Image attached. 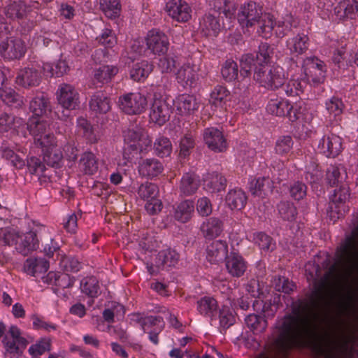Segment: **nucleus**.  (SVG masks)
I'll list each match as a JSON object with an SVG mask.
<instances>
[{
    "mask_svg": "<svg viewBox=\"0 0 358 358\" xmlns=\"http://www.w3.org/2000/svg\"><path fill=\"white\" fill-rule=\"evenodd\" d=\"M218 308L217 301L211 296H203L197 301V310L203 316L213 319Z\"/></svg>",
    "mask_w": 358,
    "mask_h": 358,
    "instance_id": "42",
    "label": "nucleus"
},
{
    "mask_svg": "<svg viewBox=\"0 0 358 358\" xmlns=\"http://www.w3.org/2000/svg\"><path fill=\"white\" fill-rule=\"evenodd\" d=\"M173 106L178 114L189 115L199 109V103L192 94H179L173 100Z\"/></svg>",
    "mask_w": 358,
    "mask_h": 358,
    "instance_id": "17",
    "label": "nucleus"
},
{
    "mask_svg": "<svg viewBox=\"0 0 358 358\" xmlns=\"http://www.w3.org/2000/svg\"><path fill=\"white\" fill-rule=\"evenodd\" d=\"M273 182L268 177H259L250 182V192L255 196L265 197L273 192Z\"/></svg>",
    "mask_w": 358,
    "mask_h": 358,
    "instance_id": "30",
    "label": "nucleus"
},
{
    "mask_svg": "<svg viewBox=\"0 0 358 358\" xmlns=\"http://www.w3.org/2000/svg\"><path fill=\"white\" fill-rule=\"evenodd\" d=\"M77 132L90 143H95L98 141V137L94 133L92 126L87 119L83 117L77 119Z\"/></svg>",
    "mask_w": 358,
    "mask_h": 358,
    "instance_id": "45",
    "label": "nucleus"
},
{
    "mask_svg": "<svg viewBox=\"0 0 358 358\" xmlns=\"http://www.w3.org/2000/svg\"><path fill=\"white\" fill-rule=\"evenodd\" d=\"M24 42L16 37H7L0 43V55L4 60L20 59L26 52Z\"/></svg>",
    "mask_w": 358,
    "mask_h": 358,
    "instance_id": "8",
    "label": "nucleus"
},
{
    "mask_svg": "<svg viewBox=\"0 0 358 358\" xmlns=\"http://www.w3.org/2000/svg\"><path fill=\"white\" fill-rule=\"evenodd\" d=\"M138 196L144 201L159 197V190L158 186L150 182L142 183L137 190Z\"/></svg>",
    "mask_w": 358,
    "mask_h": 358,
    "instance_id": "51",
    "label": "nucleus"
},
{
    "mask_svg": "<svg viewBox=\"0 0 358 358\" xmlns=\"http://www.w3.org/2000/svg\"><path fill=\"white\" fill-rule=\"evenodd\" d=\"M176 79L183 87H192L199 79L196 67L189 64L182 66L176 73Z\"/></svg>",
    "mask_w": 358,
    "mask_h": 358,
    "instance_id": "28",
    "label": "nucleus"
},
{
    "mask_svg": "<svg viewBox=\"0 0 358 358\" xmlns=\"http://www.w3.org/2000/svg\"><path fill=\"white\" fill-rule=\"evenodd\" d=\"M252 307L257 313H263L264 317H273L278 310V306L268 300L256 299L253 301Z\"/></svg>",
    "mask_w": 358,
    "mask_h": 358,
    "instance_id": "53",
    "label": "nucleus"
},
{
    "mask_svg": "<svg viewBox=\"0 0 358 358\" xmlns=\"http://www.w3.org/2000/svg\"><path fill=\"white\" fill-rule=\"evenodd\" d=\"M148 48L155 55H165L169 46V41L167 36L155 29L150 31L146 37Z\"/></svg>",
    "mask_w": 358,
    "mask_h": 358,
    "instance_id": "12",
    "label": "nucleus"
},
{
    "mask_svg": "<svg viewBox=\"0 0 358 358\" xmlns=\"http://www.w3.org/2000/svg\"><path fill=\"white\" fill-rule=\"evenodd\" d=\"M23 123L22 118L15 117L7 113L0 115V130L8 131L11 128L16 129Z\"/></svg>",
    "mask_w": 358,
    "mask_h": 358,
    "instance_id": "61",
    "label": "nucleus"
},
{
    "mask_svg": "<svg viewBox=\"0 0 358 358\" xmlns=\"http://www.w3.org/2000/svg\"><path fill=\"white\" fill-rule=\"evenodd\" d=\"M225 260L227 270L231 276L239 278L245 272L247 263L239 254L231 252Z\"/></svg>",
    "mask_w": 358,
    "mask_h": 358,
    "instance_id": "27",
    "label": "nucleus"
},
{
    "mask_svg": "<svg viewBox=\"0 0 358 358\" xmlns=\"http://www.w3.org/2000/svg\"><path fill=\"white\" fill-rule=\"evenodd\" d=\"M247 201L245 193L241 189H234L229 191L226 196V203L234 210H241Z\"/></svg>",
    "mask_w": 358,
    "mask_h": 358,
    "instance_id": "40",
    "label": "nucleus"
},
{
    "mask_svg": "<svg viewBox=\"0 0 358 358\" xmlns=\"http://www.w3.org/2000/svg\"><path fill=\"white\" fill-rule=\"evenodd\" d=\"M227 255L228 244L225 241H214L206 246V258L210 264L222 262L228 257Z\"/></svg>",
    "mask_w": 358,
    "mask_h": 358,
    "instance_id": "14",
    "label": "nucleus"
},
{
    "mask_svg": "<svg viewBox=\"0 0 358 358\" xmlns=\"http://www.w3.org/2000/svg\"><path fill=\"white\" fill-rule=\"evenodd\" d=\"M153 71V64L148 60H142L133 65L130 70V78L136 82L144 81Z\"/></svg>",
    "mask_w": 358,
    "mask_h": 358,
    "instance_id": "37",
    "label": "nucleus"
},
{
    "mask_svg": "<svg viewBox=\"0 0 358 358\" xmlns=\"http://www.w3.org/2000/svg\"><path fill=\"white\" fill-rule=\"evenodd\" d=\"M310 39L308 35L299 33L289 38L286 42V46L291 55L299 56L304 54L308 49Z\"/></svg>",
    "mask_w": 358,
    "mask_h": 358,
    "instance_id": "24",
    "label": "nucleus"
},
{
    "mask_svg": "<svg viewBox=\"0 0 358 358\" xmlns=\"http://www.w3.org/2000/svg\"><path fill=\"white\" fill-rule=\"evenodd\" d=\"M78 168L86 175H94L98 171V161L92 152H85L80 157Z\"/></svg>",
    "mask_w": 358,
    "mask_h": 358,
    "instance_id": "39",
    "label": "nucleus"
},
{
    "mask_svg": "<svg viewBox=\"0 0 358 358\" xmlns=\"http://www.w3.org/2000/svg\"><path fill=\"white\" fill-rule=\"evenodd\" d=\"M245 324L254 334H260L268 327L266 319L256 314H250L245 319Z\"/></svg>",
    "mask_w": 358,
    "mask_h": 358,
    "instance_id": "47",
    "label": "nucleus"
},
{
    "mask_svg": "<svg viewBox=\"0 0 358 358\" xmlns=\"http://www.w3.org/2000/svg\"><path fill=\"white\" fill-rule=\"evenodd\" d=\"M341 168L336 165H330L326 172L325 180L328 185L333 187L338 185L344 179L345 173L341 172Z\"/></svg>",
    "mask_w": 358,
    "mask_h": 358,
    "instance_id": "57",
    "label": "nucleus"
},
{
    "mask_svg": "<svg viewBox=\"0 0 358 358\" xmlns=\"http://www.w3.org/2000/svg\"><path fill=\"white\" fill-rule=\"evenodd\" d=\"M19 238L15 248L23 256H27L39 248L40 241L36 231L31 230L20 236Z\"/></svg>",
    "mask_w": 358,
    "mask_h": 358,
    "instance_id": "19",
    "label": "nucleus"
},
{
    "mask_svg": "<svg viewBox=\"0 0 358 358\" xmlns=\"http://www.w3.org/2000/svg\"><path fill=\"white\" fill-rule=\"evenodd\" d=\"M308 82L302 74H295L284 85V90L289 96H299L307 87Z\"/></svg>",
    "mask_w": 358,
    "mask_h": 358,
    "instance_id": "31",
    "label": "nucleus"
},
{
    "mask_svg": "<svg viewBox=\"0 0 358 358\" xmlns=\"http://www.w3.org/2000/svg\"><path fill=\"white\" fill-rule=\"evenodd\" d=\"M325 107L328 113L327 117L330 121L337 122L341 120V115L345 108L341 99L332 96L326 101Z\"/></svg>",
    "mask_w": 358,
    "mask_h": 358,
    "instance_id": "38",
    "label": "nucleus"
},
{
    "mask_svg": "<svg viewBox=\"0 0 358 358\" xmlns=\"http://www.w3.org/2000/svg\"><path fill=\"white\" fill-rule=\"evenodd\" d=\"M350 194V188L347 185H343L339 189L334 190L327 209V213L334 222L343 217L348 210L345 203L348 200Z\"/></svg>",
    "mask_w": 358,
    "mask_h": 358,
    "instance_id": "7",
    "label": "nucleus"
},
{
    "mask_svg": "<svg viewBox=\"0 0 358 358\" xmlns=\"http://www.w3.org/2000/svg\"><path fill=\"white\" fill-rule=\"evenodd\" d=\"M169 16L178 22H186L192 18V10L184 0H170L166 3Z\"/></svg>",
    "mask_w": 358,
    "mask_h": 358,
    "instance_id": "10",
    "label": "nucleus"
},
{
    "mask_svg": "<svg viewBox=\"0 0 358 358\" xmlns=\"http://www.w3.org/2000/svg\"><path fill=\"white\" fill-rule=\"evenodd\" d=\"M179 259L180 255L175 250L167 249L158 253L155 262L158 268L163 270L175 266Z\"/></svg>",
    "mask_w": 358,
    "mask_h": 358,
    "instance_id": "33",
    "label": "nucleus"
},
{
    "mask_svg": "<svg viewBox=\"0 0 358 358\" xmlns=\"http://www.w3.org/2000/svg\"><path fill=\"white\" fill-rule=\"evenodd\" d=\"M142 329L149 334L150 341L155 345L159 343L158 335L164 329V322L162 317L149 316L141 320Z\"/></svg>",
    "mask_w": 358,
    "mask_h": 358,
    "instance_id": "20",
    "label": "nucleus"
},
{
    "mask_svg": "<svg viewBox=\"0 0 358 358\" xmlns=\"http://www.w3.org/2000/svg\"><path fill=\"white\" fill-rule=\"evenodd\" d=\"M220 27L219 19L210 13L205 15L199 22L201 34L207 37L216 36L220 31Z\"/></svg>",
    "mask_w": 358,
    "mask_h": 358,
    "instance_id": "32",
    "label": "nucleus"
},
{
    "mask_svg": "<svg viewBox=\"0 0 358 358\" xmlns=\"http://www.w3.org/2000/svg\"><path fill=\"white\" fill-rule=\"evenodd\" d=\"M194 213V203L192 200H185L174 207L173 217L182 223L189 222Z\"/></svg>",
    "mask_w": 358,
    "mask_h": 358,
    "instance_id": "35",
    "label": "nucleus"
},
{
    "mask_svg": "<svg viewBox=\"0 0 358 358\" xmlns=\"http://www.w3.org/2000/svg\"><path fill=\"white\" fill-rule=\"evenodd\" d=\"M292 106L290 103L282 98L271 99L266 106V110L268 113L278 117L287 116L291 121L297 119L296 114L292 115Z\"/></svg>",
    "mask_w": 358,
    "mask_h": 358,
    "instance_id": "18",
    "label": "nucleus"
},
{
    "mask_svg": "<svg viewBox=\"0 0 358 358\" xmlns=\"http://www.w3.org/2000/svg\"><path fill=\"white\" fill-rule=\"evenodd\" d=\"M118 73L115 66H103L95 71L94 78L102 84L108 83Z\"/></svg>",
    "mask_w": 358,
    "mask_h": 358,
    "instance_id": "54",
    "label": "nucleus"
},
{
    "mask_svg": "<svg viewBox=\"0 0 358 358\" xmlns=\"http://www.w3.org/2000/svg\"><path fill=\"white\" fill-rule=\"evenodd\" d=\"M318 149L327 157H336L343 150L342 139L334 134L326 135L320 140Z\"/></svg>",
    "mask_w": 358,
    "mask_h": 358,
    "instance_id": "15",
    "label": "nucleus"
},
{
    "mask_svg": "<svg viewBox=\"0 0 358 358\" xmlns=\"http://www.w3.org/2000/svg\"><path fill=\"white\" fill-rule=\"evenodd\" d=\"M238 22L243 29L250 31L257 26L259 36L269 38L273 34V15L264 13L262 7L255 1H250L242 4L236 16Z\"/></svg>",
    "mask_w": 358,
    "mask_h": 358,
    "instance_id": "1",
    "label": "nucleus"
},
{
    "mask_svg": "<svg viewBox=\"0 0 358 358\" xmlns=\"http://www.w3.org/2000/svg\"><path fill=\"white\" fill-rule=\"evenodd\" d=\"M278 212L281 217L287 221H292L296 218L297 210L296 207L290 202L281 201L278 204Z\"/></svg>",
    "mask_w": 358,
    "mask_h": 358,
    "instance_id": "63",
    "label": "nucleus"
},
{
    "mask_svg": "<svg viewBox=\"0 0 358 358\" xmlns=\"http://www.w3.org/2000/svg\"><path fill=\"white\" fill-rule=\"evenodd\" d=\"M220 326L227 329L235 323L233 310L227 306H222L219 312Z\"/></svg>",
    "mask_w": 358,
    "mask_h": 358,
    "instance_id": "60",
    "label": "nucleus"
},
{
    "mask_svg": "<svg viewBox=\"0 0 358 358\" xmlns=\"http://www.w3.org/2000/svg\"><path fill=\"white\" fill-rule=\"evenodd\" d=\"M171 107L161 97L154 95V101L150 111V119L159 126L164 124L170 117Z\"/></svg>",
    "mask_w": 358,
    "mask_h": 358,
    "instance_id": "13",
    "label": "nucleus"
},
{
    "mask_svg": "<svg viewBox=\"0 0 358 358\" xmlns=\"http://www.w3.org/2000/svg\"><path fill=\"white\" fill-rule=\"evenodd\" d=\"M254 79L262 87L275 90L284 85L285 74L280 66H257Z\"/></svg>",
    "mask_w": 358,
    "mask_h": 358,
    "instance_id": "3",
    "label": "nucleus"
},
{
    "mask_svg": "<svg viewBox=\"0 0 358 358\" xmlns=\"http://www.w3.org/2000/svg\"><path fill=\"white\" fill-rule=\"evenodd\" d=\"M43 155L44 161L51 166H58L63 159L62 152L58 145Z\"/></svg>",
    "mask_w": 358,
    "mask_h": 358,
    "instance_id": "64",
    "label": "nucleus"
},
{
    "mask_svg": "<svg viewBox=\"0 0 358 358\" xmlns=\"http://www.w3.org/2000/svg\"><path fill=\"white\" fill-rule=\"evenodd\" d=\"M4 13L11 20L22 19L26 15V6L22 1H10L6 6Z\"/></svg>",
    "mask_w": 358,
    "mask_h": 358,
    "instance_id": "52",
    "label": "nucleus"
},
{
    "mask_svg": "<svg viewBox=\"0 0 358 358\" xmlns=\"http://www.w3.org/2000/svg\"><path fill=\"white\" fill-rule=\"evenodd\" d=\"M199 180L192 173L183 175L180 184V192L184 196H190L196 193L199 187Z\"/></svg>",
    "mask_w": 358,
    "mask_h": 358,
    "instance_id": "41",
    "label": "nucleus"
},
{
    "mask_svg": "<svg viewBox=\"0 0 358 358\" xmlns=\"http://www.w3.org/2000/svg\"><path fill=\"white\" fill-rule=\"evenodd\" d=\"M1 343L6 354L22 356L29 345L28 340L22 336V331L16 325H11L7 330Z\"/></svg>",
    "mask_w": 358,
    "mask_h": 358,
    "instance_id": "4",
    "label": "nucleus"
},
{
    "mask_svg": "<svg viewBox=\"0 0 358 358\" xmlns=\"http://www.w3.org/2000/svg\"><path fill=\"white\" fill-rule=\"evenodd\" d=\"M90 108L96 114H106L111 109V101L103 92L94 93L90 98Z\"/></svg>",
    "mask_w": 358,
    "mask_h": 358,
    "instance_id": "29",
    "label": "nucleus"
},
{
    "mask_svg": "<svg viewBox=\"0 0 358 358\" xmlns=\"http://www.w3.org/2000/svg\"><path fill=\"white\" fill-rule=\"evenodd\" d=\"M163 163L156 158L142 159L138 163V173L142 177L154 179L164 171Z\"/></svg>",
    "mask_w": 358,
    "mask_h": 358,
    "instance_id": "16",
    "label": "nucleus"
},
{
    "mask_svg": "<svg viewBox=\"0 0 358 358\" xmlns=\"http://www.w3.org/2000/svg\"><path fill=\"white\" fill-rule=\"evenodd\" d=\"M229 95V92L225 87L218 85L211 92L210 101L213 105L222 106L226 102Z\"/></svg>",
    "mask_w": 358,
    "mask_h": 358,
    "instance_id": "62",
    "label": "nucleus"
},
{
    "mask_svg": "<svg viewBox=\"0 0 358 358\" xmlns=\"http://www.w3.org/2000/svg\"><path fill=\"white\" fill-rule=\"evenodd\" d=\"M254 241L258 245L262 250L272 251L274 250L275 243L273 238L264 232L254 234Z\"/></svg>",
    "mask_w": 358,
    "mask_h": 358,
    "instance_id": "59",
    "label": "nucleus"
},
{
    "mask_svg": "<svg viewBox=\"0 0 358 358\" xmlns=\"http://www.w3.org/2000/svg\"><path fill=\"white\" fill-rule=\"evenodd\" d=\"M155 154L159 157L169 156L172 152V144L169 138L164 136H158L154 143Z\"/></svg>",
    "mask_w": 358,
    "mask_h": 358,
    "instance_id": "50",
    "label": "nucleus"
},
{
    "mask_svg": "<svg viewBox=\"0 0 358 358\" xmlns=\"http://www.w3.org/2000/svg\"><path fill=\"white\" fill-rule=\"evenodd\" d=\"M81 292L91 299L98 297L101 294L99 280L94 276H87L80 282Z\"/></svg>",
    "mask_w": 358,
    "mask_h": 358,
    "instance_id": "44",
    "label": "nucleus"
},
{
    "mask_svg": "<svg viewBox=\"0 0 358 358\" xmlns=\"http://www.w3.org/2000/svg\"><path fill=\"white\" fill-rule=\"evenodd\" d=\"M273 27L275 36L278 38H283L293 29L297 28L299 24V20L291 13H287L282 16L278 20L273 18Z\"/></svg>",
    "mask_w": 358,
    "mask_h": 358,
    "instance_id": "22",
    "label": "nucleus"
},
{
    "mask_svg": "<svg viewBox=\"0 0 358 358\" xmlns=\"http://www.w3.org/2000/svg\"><path fill=\"white\" fill-rule=\"evenodd\" d=\"M40 82V73L34 68L27 67L20 70L15 78V83L25 88L37 86Z\"/></svg>",
    "mask_w": 358,
    "mask_h": 358,
    "instance_id": "26",
    "label": "nucleus"
},
{
    "mask_svg": "<svg viewBox=\"0 0 358 358\" xmlns=\"http://www.w3.org/2000/svg\"><path fill=\"white\" fill-rule=\"evenodd\" d=\"M29 109L33 115L41 117L51 110L50 102L44 93L36 95L30 101Z\"/></svg>",
    "mask_w": 358,
    "mask_h": 358,
    "instance_id": "36",
    "label": "nucleus"
},
{
    "mask_svg": "<svg viewBox=\"0 0 358 358\" xmlns=\"http://www.w3.org/2000/svg\"><path fill=\"white\" fill-rule=\"evenodd\" d=\"M99 9L108 18L115 19L121 13L120 0H99Z\"/></svg>",
    "mask_w": 358,
    "mask_h": 358,
    "instance_id": "46",
    "label": "nucleus"
},
{
    "mask_svg": "<svg viewBox=\"0 0 358 358\" xmlns=\"http://www.w3.org/2000/svg\"><path fill=\"white\" fill-rule=\"evenodd\" d=\"M323 178V172L317 160L312 159L306 166L305 178L310 184H318Z\"/></svg>",
    "mask_w": 358,
    "mask_h": 358,
    "instance_id": "49",
    "label": "nucleus"
},
{
    "mask_svg": "<svg viewBox=\"0 0 358 358\" xmlns=\"http://www.w3.org/2000/svg\"><path fill=\"white\" fill-rule=\"evenodd\" d=\"M124 147L123 156L125 159H129L130 155L138 150L141 151L143 147L141 144L142 134L140 130L129 129L124 131Z\"/></svg>",
    "mask_w": 358,
    "mask_h": 358,
    "instance_id": "21",
    "label": "nucleus"
},
{
    "mask_svg": "<svg viewBox=\"0 0 358 358\" xmlns=\"http://www.w3.org/2000/svg\"><path fill=\"white\" fill-rule=\"evenodd\" d=\"M204 186L210 192H220L225 189L227 180L222 174L213 172L206 176L204 179Z\"/></svg>",
    "mask_w": 358,
    "mask_h": 358,
    "instance_id": "43",
    "label": "nucleus"
},
{
    "mask_svg": "<svg viewBox=\"0 0 358 358\" xmlns=\"http://www.w3.org/2000/svg\"><path fill=\"white\" fill-rule=\"evenodd\" d=\"M212 10L219 15L223 14L226 18H234L235 3L229 0H215Z\"/></svg>",
    "mask_w": 358,
    "mask_h": 358,
    "instance_id": "48",
    "label": "nucleus"
},
{
    "mask_svg": "<svg viewBox=\"0 0 358 358\" xmlns=\"http://www.w3.org/2000/svg\"><path fill=\"white\" fill-rule=\"evenodd\" d=\"M59 104L67 110H75L80 104V96L76 88L69 84L62 83L57 91Z\"/></svg>",
    "mask_w": 358,
    "mask_h": 358,
    "instance_id": "9",
    "label": "nucleus"
},
{
    "mask_svg": "<svg viewBox=\"0 0 358 358\" xmlns=\"http://www.w3.org/2000/svg\"><path fill=\"white\" fill-rule=\"evenodd\" d=\"M303 72L301 73L308 83L314 86L323 83L326 77L327 68L324 62L316 57H306L303 62Z\"/></svg>",
    "mask_w": 358,
    "mask_h": 358,
    "instance_id": "5",
    "label": "nucleus"
},
{
    "mask_svg": "<svg viewBox=\"0 0 358 358\" xmlns=\"http://www.w3.org/2000/svg\"><path fill=\"white\" fill-rule=\"evenodd\" d=\"M117 105L127 115H138L145 110L148 101L139 92H129L119 96Z\"/></svg>",
    "mask_w": 358,
    "mask_h": 358,
    "instance_id": "6",
    "label": "nucleus"
},
{
    "mask_svg": "<svg viewBox=\"0 0 358 358\" xmlns=\"http://www.w3.org/2000/svg\"><path fill=\"white\" fill-rule=\"evenodd\" d=\"M51 339L47 337L41 338L36 343L32 344L28 349V352L31 357L41 356L46 352L51 350Z\"/></svg>",
    "mask_w": 358,
    "mask_h": 358,
    "instance_id": "55",
    "label": "nucleus"
},
{
    "mask_svg": "<svg viewBox=\"0 0 358 358\" xmlns=\"http://www.w3.org/2000/svg\"><path fill=\"white\" fill-rule=\"evenodd\" d=\"M50 266L49 262L44 258L27 259L24 265L25 273L34 277L45 273Z\"/></svg>",
    "mask_w": 358,
    "mask_h": 358,
    "instance_id": "34",
    "label": "nucleus"
},
{
    "mask_svg": "<svg viewBox=\"0 0 358 358\" xmlns=\"http://www.w3.org/2000/svg\"><path fill=\"white\" fill-rule=\"evenodd\" d=\"M26 124L29 134L34 137V144L41 148L43 154L58 145L54 134L48 131L46 122L32 117Z\"/></svg>",
    "mask_w": 358,
    "mask_h": 358,
    "instance_id": "2",
    "label": "nucleus"
},
{
    "mask_svg": "<svg viewBox=\"0 0 358 358\" xmlns=\"http://www.w3.org/2000/svg\"><path fill=\"white\" fill-rule=\"evenodd\" d=\"M223 78L228 82L235 80L238 76V66L236 62L227 59L223 64L221 70Z\"/></svg>",
    "mask_w": 358,
    "mask_h": 358,
    "instance_id": "58",
    "label": "nucleus"
},
{
    "mask_svg": "<svg viewBox=\"0 0 358 358\" xmlns=\"http://www.w3.org/2000/svg\"><path fill=\"white\" fill-rule=\"evenodd\" d=\"M203 138L208 148L215 152H222L227 148V140L222 131L216 127L206 128L203 132Z\"/></svg>",
    "mask_w": 358,
    "mask_h": 358,
    "instance_id": "11",
    "label": "nucleus"
},
{
    "mask_svg": "<svg viewBox=\"0 0 358 358\" xmlns=\"http://www.w3.org/2000/svg\"><path fill=\"white\" fill-rule=\"evenodd\" d=\"M334 15L338 20L355 19L358 15V1L340 0L334 8Z\"/></svg>",
    "mask_w": 358,
    "mask_h": 358,
    "instance_id": "23",
    "label": "nucleus"
},
{
    "mask_svg": "<svg viewBox=\"0 0 358 358\" xmlns=\"http://www.w3.org/2000/svg\"><path fill=\"white\" fill-rule=\"evenodd\" d=\"M224 229V223L220 219L211 217L206 219L200 227L203 236L207 239H213L220 236Z\"/></svg>",
    "mask_w": 358,
    "mask_h": 358,
    "instance_id": "25",
    "label": "nucleus"
},
{
    "mask_svg": "<svg viewBox=\"0 0 358 358\" xmlns=\"http://www.w3.org/2000/svg\"><path fill=\"white\" fill-rule=\"evenodd\" d=\"M0 98L8 106H20L22 103V96L11 88H0Z\"/></svg>",
    "mask_w": 358,
    "mask_h": 358,
    "instance_id": "56",
    "label": "nucleus"
}]
</instances>
